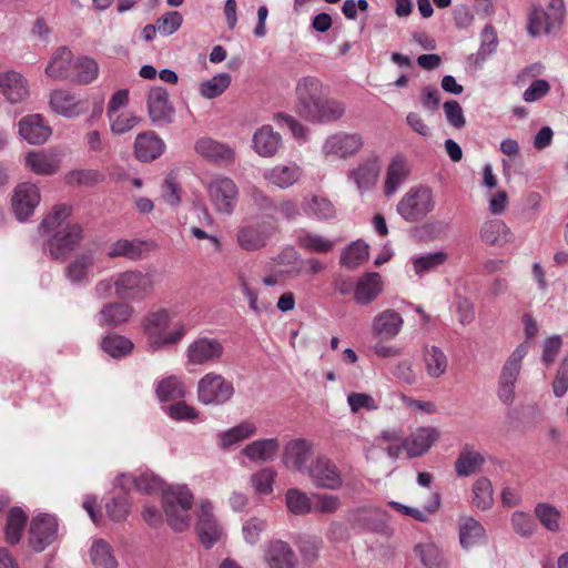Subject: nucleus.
<instances>
[{
    "instance_id": "f257e3e1",
    "label": "nucleus",
    "mask_w": 568,
    "mask_h": 568,
    "mask_svg": "<svg viewBox=\"0 0 568 568\" xmlns=\"http://www.w3.org/2000/svg\"><path fill=\"white\" fill-rule=\"evenodd\" d=\"M323 84L314 77L302 78L296 85L297 111L306 121L316 124L341 120L346 111L343 101L322 95Z\"/></svg>"
},
{
    "instance_id": "f03ea898",
    "label": "nucleus",
    "mask_w": 568,
    "mask_h": 568,
    "mask_svg": "<svg viewBox=\"0 0 568 568\" xmlns=\"http://www.w3.org/2000/svg\"><path fill=\"white\" fill-rule=\"evenodd\" d=\"M71 209L61 204L53 207L41 222L40 230L48 232L55 230V233L48 240L44 251L48 252L53 260H64L81 243L82 227L81 225L65 224V220L70 216Z\"/></svg>"
},
{
    "instance_id": "7ed1b4c3",
    "label": "nucleus",
    "mask_w": 568,
    "mask_h": 568,
    "mask_svg": "<svg viewBox=\"0 0 568 568\" xmlns=\"http://www.w3.org/2000/svg\"><path fill=\"white\" fill-rule=\"evenodd\" d=\"M172 318V313L166 310H160L145 316L143 329L151 349L156 351L174 345L184 337L186 329L181 323L176 324L172 331H168Z\"/></svg>"
},
{
    "instance_id": "20e7f679",
    "label": "nucleus",
    "mask_w": 568,
    "mask_h": 568,
    "mask_svg": "<svg viewBox=\"0 0 568 568\" xmlns=\"http://www.w3.org/2000/svg\"><path fill=\"white\" fill-rule=\"evenodd\" d=\"M193 495L185 485H172L162 495L163 510L169 526L174 531H184L190 526V510L193 507Z\"/></svg>"
},
{
    "instance_id": "39448f33",
    "label": "nucleus",
    "mask_w": 568,
    "mask_h": 568,
    "mask_svg": "<svg viewBox=\"0 0 568 568\" xmlns=\"http://www.w3.org/2000/svg\"><path fill=\"white\" fill-rule=\"evenodd\" d=\"M565 16L564 0H549L546 8L532 4L527 14V31L531 37L556 33L562 27Z\"/></svg>"
},
{
    "instance_id": "423d86ee",
    "label": "nucleus",
    "mask_w": 568,
    "mask_h": 568,
    "mask_svg": "<svg viewBox=\"0 0 568 568\" xmlns=\"http://www.w3.org/2000/svg\"><path fill=\"white\" fill-rule=\"evenodd\" d=\"M529 352L528 341L520 343L506 358L497 382V397L506 406H511L516 397V384L523 368V361Z\"/></svg>"
},
{
    "instance_id": "0eeeda50",
    "label": "nucleus",
    "mask_w": 568,
    "mask_h": 568,
    "mask_svg": "<svg viewBox=\"0 0 568 568\" xmlns=\"http://www.w3.org/2000/svg\"><path fill=\"white\" fill-rule=\"evenodd\" d=\"M434 209V194L432 189L426 185L409 189L396 206L398 215L408 223L423 221Z\"/></svg>"
},
{
    "instance_id": "6e6552de",
    "label": "nucleus",
    "mask_w": 568,
    "mask_h": 568,
    "mask_svg": "<svg viewBox=\"0 0 568 568\" xmlns=\"http://www.w3.org/2000/svg\"><path fill=\"white\" fill-rule=\"evenodd\" d=\"M235 393L233 383L215 372L206 373L197 382V400L203 405L221 406Z\"/></svg>"
},
{
    "instance_id": "1a4fd4ad",
    "label": "nucleus",
    "mask_w": 568,
    "mask_h": 568,
    "mask_svg": "<svg viewBox=\"0 0 568 568\" xmlns=\"http://www.w3.org/2000/svg\"><path fill=\"white\" fill-rule=\"evenodd\" d=\"M115 295L121 300L140 301L145 298L154 288L150 274L140 271H125L114 280Z\"/></svg>"
},
{
    "instance_id": "9d476101",
    "label": "nucleus",
    "mask_w": 568,
    "mask_h": 568,
    "mask_svg": "<svg viewBox=\"0 0 568 568\" xmlns=\"http://www.w3.org/2000/svg\"><path fill=\"white\" fill-rule=\"evenodd\" d=\"M206 189L216 212L224 215H231L234 212L239 187L231 178L216 175L207 183Z\"/></svg>"
},
{
    "instance_id": "9b49d317",
    "label": "nucleus",
    "mask_w": 568,
    "mask_h": 568,
    "mask_svg": "<svg viewBox=\"0 0 568 568\" xmlns=\"http://www.w3.org/2000/svg\"><path fill=\"white\" fill-rule=\"evenodd\" d=\"M363 146L364 139L361 133L337 131L324 140L321 151L326 156L346 160L355 156Z\"/></svg>"
},
{
    "instance_id": "f8f14e48",
    "label": "nucleus",
    "mask_w": 568,
    "mask_h": 568,
    "mask_svg": "<svg viewBox=\"0 0 568 568\" xmlns=\"http://www.w3.org/2000/svg\"><path fill=\"white\" fill-rule=\"evenodd\" d=\"M195 528L201 544L207 549L220 541L224 535V529L214 516L213 505L209 500H202L200 504Z\"/></svg>"
},
{
    "instance_id": "ddd939ff",
    "label": "nucleus",
    "mask_w": 568,
    "mask_h": 568,
    "mask_svg": "<svg viewBox=\"0 0 568 568\" xmlns=\"http://www.w3.org/2000/svg\"><path fill=\"white\" fill-rule=\"evenodd\" d=\"M306 474L318 488L338 490L343 486L338 467L333 460L326 457L316 458L308 467Z\"/></svg>"
},
{
    "instance_id": "4468645a",
    "label": "nucleus",
    "mask_w": 568,
    "mask_h": 568,
    "mask_svg": "<svg viewBox=\"0 0 568 568\" xmlns=\"http://www.w3.org/2000/svg\"><path fill=\"white\" fill-rule=\"evenodd\" d=\"M58 534V521L51 515H39L31 520L29 530V544L34 551H43L51 545Z\"/></svg>"
},
{
    "instance_id": "2eb2a0df",
    "label": "nucleus",
    "mask_w": 568,
    "mask_h": 568,
    "mask_svg": "<svg viewBox=\"0 0 568 568\" xmlns=\"http://www.w3.org/2000/svg\"><path fill=\"white\" fill-rule=\"evenodd\" d=\"M150 120L155 124H170L173 121L174 106L169 100V92L163 87H153L146 95Z\"/></svg>"
},
{
    "instance_id": "dca6fc26",
    "label": "nucleus",
    "mask_w": 568,
    "mask_h": 568,
    "mask_svg": "<svg viewBox=\"0 0 568 568\" xmlns=\"http://www.w3.org/2000/svg\"><path fill=\"white\" fill-rule=\"evenodd\" d=\"M41 200L40 191L36 184L24 182L19 184L13 192L11 204L16 217L23 222L28 220Z\"/></svg>"
},
{
    "instance_id": "f3484780",
    "label": "nucleus",
    "mask_w": 568,
    "mask_h": 568,
    "mask_svg": "<svg viewBox=\"0 0 568 568\" xmlns=\"http://www.w3.org/2000/svg\"><path fill=\"white\" fill-rule=\"evenodd\" d=\"M224 346L217 338L199 337L186 348L187 362L192 365H204L220 361Z\"/></svg>"
},
{
    "instance_id": "a211bd4d",
    "label": "nucleus",
    "mask_w": 568,
    "mask_h": 568,
    "mask_svg": "<svg viewBox=\"0 0 568 568\" xmlns=\"http://www.w3.org/2000/svg\"><path fill=\"white\" fill-rule=\"evenodd\" d=\"M274 227L267 222L242 225L237 231V243L245 251H257L266 245Z\"/></svg>"
},
{
    "instance_id": "6ab92c4d",
    "label": "nucleus",
    "mask_w": 568,
    "mask_h": 568,
    "mask_svg": "<svg viewBox=\"0 0 568 568\" xmlns=\"http://www.w3.org/2000/svg\"><path fill=\"white\" fill-rule=\"evenodd\" d=\"M313 444L304 438L291 439L284 446L282 463L286 468L306 474L307 462L312 455Z\"/></svg>"
},
{
    "instance_id": "aec40b11",
    "label": "nucleus",
    "mask_w": 568,
    "mask_h": 568,
    "mask_svg": "<svg viewBox=\"0 0 568 568\" xmlns=\"http://www.w3.org/2000/svg\"><path fill=\"white\" fill-rule=\"evenodd\" d=\"M50 106L52 110L68 119L78 118L89 109L87 100L78 99L68 90H54L50 94Z\"/></svg>"
},
{
    "instance_id": "412c9836",
    "label": "nucleus",
    "mask_w": 568,
    "mask_h": 568,
    "mask_svg": "<svg viewBox=\"0 0 568 568\" xmlns=\"http://www.w3.org/2000/svg\"><path fill=\"white\" fill-rule=\"evenodd\" d=\"M302 174L303 170L297 163L288 162L264 170L262 176L268 184L286 190L296 184Z\"/></svg>"
},
{
    "instance_id": "4be33fe9",
    "label": "nucleus",
    "mask_w": 568,
    "mask_h": 568,
    "mask_svg": "<svg viewBox=\"0 0 568 568\" xmlns=\"http://www.w3.org/2000/svg\"><path fill=\"white\" fill-rule=\"evenodd\" d=\"M439 432L435 427H419L405 437L404 446L408 458H416L426 454L438 440Z\"/></svg>"
},
{
    "instance_id": "5701e85b",
    "label": "nucleus",
    "mask_w": 568,
    "mask_h": 568,
    "mask_svg": "<svg viewBox=\"0 0 568 568\" xmlns=\"http://www.w3.org/2000/svg\"><path fill=\"white\" fill-rule=\"evenodd\" d=\"M194 148L197 154L219 165L227 166L235 160L232 148L211 138L199 139Z\"/></svg>"
},
{
    "instance_id": "b1692460",
    "label": "nucleus",
    "mask_w": 568,
    "mask_h": 568,
    "mask_svg": "<svg viewBox=\"0 0 568 568\" xmlns=\"http://www.w3.org/2000/svg\"><path fill=\"white\" fill-rule=\"evenodd\" d=\"M264 561L268 568H296L297 558L291 546L281 540L275 539L266 544L264 549Z\"/></svg>"
},
{
    "instance_id": "393cba45",
    "label": "nucleus",
    "mask_w": 568,
    "mask_h": 568,
    "mask_svg": "<svg viewBox=\"0 0 568 568\" xmlns=\"http://www.w3.org/2000/svg\"><path fill=\"white\" fill-rule=\"evenodd\" d=\"M254 151L262 158H273L282 148L283 140L272 125L265 124L258 128L252 138Z\"/></svg>"
},
{
    "instance_id": "a878e982",
    "label": "nucleus",
    "mask_w": 568,
    "mask_h": 568,
    "mask_svg": "<svg viewBox=\"0 0 568 568\" xmlns=\"http://www.w3.org/2000/svg\"><path fill=\"white\" fill-rule=\"evenodd\" d=\"M0 93L10 103L22 102L29 95V88L23 75L16 71L0 73Z\"/></svg>"
},
{
    "instance_id": "bb28decb",
    "label": "nucleus",
    "mask_w": 568,
    "mask_h": 568,
    "mask_svg": "<svg viewBox=\"0 0 568 568\" xmlns=\"http://www.w3.org/2000/svg\"><path fill=\"white\" fill-rule=\"evenodd\" d=\"M73 53L65 47H59L52 53L45 68V74L54 80H70L73 69Z\"/></svg>"
},
{
    "instance_id": "cd10ccee",
    "label": "nucleus",
    "mask_w": 568,
    "mask_h": 568,
    "mask_svg": "<svg viewBox=\"0 0 568 568\" xmlns=\"http://www.w3.org/2000/svg\"><path fill=\"white\" fill-rule=\"evenodd\" d=\"M19 134L30 144H42L51 135V129L40 114H32L20 120Z\"/></svg>"
},
{
    "instance_id": "c85d7f7f",
    "label": "nucleus",
    "mask_w": 568,
    "mask_h": 568,
    "mask_svg": "<svg viewBox=\"0 0 568 568\" xmlns=\"http://www.w3.org/2000/svg\"><path fill=\"white\" fill-rule=\"evenodd\" d=\"M404 324L399 313L394 310H385L377 314L372 322V331L376 336L392 339L396 337Z\"/></svg>"
},
{
    "instance_id": "c756f323",
    "label": "nucleus",
    "mask_w": 568,
    "mask_h": 568,
    "mask_svg": "<svg viewBox=\"0 0 568 568\" xmlns=\"http://www.w3.org/2000/svg\"><path fill=\"white\" fill-rule=\"evenodd\" d=\"M94 265V254H78L65 267L64 275L73 285H85L90 282V272Z\"/></svg>"
},
{
    "instance_id": "7c9ffc66",
    "label": "nucleus",
    "mask_w": 568,
    "mask_h": 568,
    "mask_svg": "<svg viewBox=\"0 0 568 568\" xmlns=\"http://www.w3.org/2000/svg\"><path fill=\"white\" fill-rule=\"evenodd\" d=\"M164 146L163 140L155 132H143L135 138L134 154L141 161H152L163 153Z\"/></svg>"
},
{
    "instance_id": "2f4dec72",
    "label": "nucleus",
    "mask_w": 568,
    "mask_h": 568,
    "mask_svg": "<svg viewBox=\"0 0 568 568\" xmlns=\"http://www.w3.org/2000/svg\"><path fill=\"white\" fill-rule=\"evenodd\" d=\"M383 291V281L377 272L364 274L357 282L354 291V300L357 304L367 305Z\"/></svg>"
},
{
    "instance_id": "473e14b6",
    "label": "nucleus",
    "mask_w": 568,
    "mask_h": 568,
    "mask_svg": "<svg viewBox=\"0 0 568 568\" xmlns=\"http://www.w3.org/2000/svg\"><path fill=\"white\" fill-rule=\"evenodd\" d=\"M353 523L371 531H379L384 528L386 513L373 505H365L352 510Z\"/></svg>"
},
{
    "instance_id": "72a5a7b5",
    "label": "nucleus",
    "mask_w": 568,
    "mask_h": 568,
    "mask_svg": "<svg viewBox=\"0 0 568 568\" xmlns=\"http://www.w3.org/2000/svg\"><path fill=\"white\" fill-rule=\"evenodd\" d=\"M379 164L377 159L367 160L353 169L348 178L354 181L358 191L364 193L375 186L379 176Z\"/></svg>"
},
{
    "instance_id": "f704fd0d",
    "label": "nucleus",
    "mask_w": 568,
    "mask_h": 568,
    "mask_svg": "<svg viewBox=\"0 0 568 568\" xmlns=\"http://www.w3.org/2000/svg\"><path fill=\"white\" fill-rule=\"evenodd\" d=\"M409 166L404 155L397 154L389 162L386 171L384 193L386 196L393 195L398 187L407 180Z\"/></svg>"
},
{
    "instance_id": "c9c22d12",
    "label": "nucleus",
    "mask_w": 568,
    "mask_h": 568,
    "mask_svg": "<svg viewBox=\"0 0 568 568\" xmlns=\"http://www.w3.org/2000/svg\"><path fill=\"white\" fill-rule=\"evenodd\" d=\"M280 449V442L276 438L256 439L247 444L242 454L254 463H266L273 460Z\"/></svg>"
},
{
    "instance_id": "e433bc0d",
    "label": "nucleus",
    "mask_w": 568,
    "mask_h": 568,
    "mask_svg": "<svg viewBox=\"0 0 568 568\" xmlns=\"http://www.w3.org/2000/svg\"><path fill=\"white\" fill-rule=\"evenodd\" d=\"M480 239L488 245L503 246L513 241V233L503 220L494 219L484 222Z\"/></svg>"
},
{
    "instance_id": "4c0bfd02",
    "label": "nucleus",
    "mask_w": 568,
    "mask_h": 568,
    "mask_svg": "<svg viewBox=\"0 0 568 568\" xmlns=\"http://www.w3.org/2000/svg\"><path fill=\"white\" fill-rule=\"evenodd\" d=\"M304 213L318 221L332 220L336 216L334 204L325 196L311 195L303 199Z\"/></svg>"
},
{
    "instance_id": "58836bf2",
    "label": "nucleus",
    "mask_w": 568,
    "mask_h": 568,
    "mask_svg": "<svg viewBox=\"0 0 568 568\" xmlns=\"http://www.w3.org/2000/svg\"><path fill=\"white\" fill-rule=\"evenodd\" d=\"M423 362L430 378H439L447 372L448 357L438 346L426 345L423 349Z\"/></svg>"
},
{
    "instance_id": "ea45409f",
    "label": "nucleus",
    "mask_w": 568,
    "mask_h": 568,
    "mask_svg": "<svg viewBox=\"0 0 568 568\" xmlns=\"http://www.w3.org/2000/svg\"><path fill=\"white\" fill-rule=\"evenodd\" d=\"M296 243L305 251L317 254L329 253L335 246V241L307 230H300L296 233Z\"/></svg>"
},
{
    "instance_id": "a19ab883",
    "label": "nucleus",
    "mask_w": 568,
    "mask_h": 568,
    "mask_svg": "<svg viewBox=\"0 0 568 568\" xmlns=\"http://www.w3.org/2000/svg\"><path fill=\"white\" fill-rule=\"evenodd\" d=\"M132 313L133 308L128 304L109 303L98 314V323L101 326H118L129 321Z\"/></svg>"
},
{
    "instance_id": "79ce46f5",
    "label": "nucleus",
    "mask_w": 568,
    "mask_h": 568,
    "mask_svg": "<svg viewBox=\"0 0 568 568\" xmlns=\"http://www.w3.org/2000/svg\"><path fill=\"white\" fill-rule=\"evenodd\" d=\"M99 75L98 62L88 55L79 57L74 60L70 82L77 84H89Z\"/></svg>"
},
{
    "instance_id": "37998d69",
    "label": "nucleus",
    "mask_w": 568,
    "mask_h": 568,
    "mask_svg": "<svg viewBox=\"0 0 568 568\" xmlns=\"http://www.w3.org/2000/svg\"><path fill=\"white\" fill-rule=\"evenodd\" d=\"M146 245V242L140 240L120 239L109 246L108 256L110 258L125 257L138 261L142 258L143 247Z\"/></svg>"
},
{
    "instance_id": "c03bdc74",
    "label": "nucleus",
    "mask_w": 568,
    "mask_h": 568,
    "mask_svg": "<svg viewBox=\"0 0 568 568\" xmlns=\"http://www.w3.org/2000/svg\"><path fill=\"white\" fill-rule=\"evenodd\" d=\"M89 556L95 568H118L119 564L113 548L104 539L93 540Z\"/></svg>"
},
{
    "instance_id": "a18cd8bd",
    "label": "nucleus",
    "mask_w": 568,
    "mask_h": 568,
    "mask_svg": "<svg viewBox=\"0 0 568 568\" xmlns=\"http://www.w3.org/2000/svg\"><path fill=\"white\" fill-rule=\"evenodd\" d=\"M485 538L484 526L473 517H463L459 520V542L468 549Z\"/></svg>"
},
{
    "instance_id": "49530a36",
    "label": "nucleus",
    "mask_w": 568,
    "mask_h": 568,
    "mask_svg": "<svg viewBox=\"0 0 568 568\" xmlns=\"http://www.w3.org/2000/svg\"><path fill=\"white\" fill-rule=\"evenodd\" d=\"M415 554L425 568H449V562L443 550L434 542L417 545Z\"/></svg>"
},
{
    "instance_id": "de8ad7c7",
    "label": "nucleus",
    "mask_w": 568,
    "mask_h": 568,
    "mask_svg": "<svg viewBox=\"0 0 568 568\" xmlns=\"http://www.w3.org/2000/svg\"><path fill=\"white\" fill-rule=\"evenodd\" d=\"M256 426L255 424L251 422H242L241 424L222 432L217 435V444L220 448L227 449L231 446L250 438L256 433Z\"/></svg>"
},
{
    "instance_id": "09e8293b",
    "label": "nucleus",
    "mask_w": 568,
    "mask_h": 568,
    "mask_svg": "<svg viewBox=\"0 0 568 568\" xmlns=\"http://www.w3.org/2000/svg\"><path fill=\"white\" fill-rule=\"evenodd\" d=\"M26 166L38 175H50L57 172L59 165L53 155L44 152H30L24 158Z\"/></svg>"
},
{
    "instance_id": "8fccbe9b",
    "label": "nucleus",
    "mask_w": 568,
    "mask_h": 568,
    "mask_svg": "<svg viewBox=\"0 0 568 568\" xmlns=\"http://www.w3.org/2000/svg\"><path fill=\"white\" fill-rule=\"evenodd\" d=\"M471 504L479 510H487L493 506L494 488L487 477H480L474 483Z\"/></svg>"
},
{
    "instance_id": "3c124183",
    "label": "nucleus",
    "mask_w": 568,
    "mask_h": 568,
    "mask_svg": "<svg viewBox=\"0 0 568 568\" xmlns=\"http://www.w3.org/2000/svg\"><path fill=\"white\" fill-rule=\"evenodd\" d=\"M389 506L405 516L413 517L414 519L424 523L427 521L428 515L436 513L440 507V496L438 493H434L432 500L425 505L423 509L409 507L394 500L389 501Z\"/></svg>"
},
{
    "instance_id": "603ef678",
    "label": "nucleus",
    "mask_w": 568,
    "mask_h": 568,
    "mask_svg": "<svg viewBox=\"0 0 568 568\" xmlns=\"http://www.w3.org/2000/svg\"><path fill=\"white\" fill-rule=\"evenodd\" d=\"M231 81L232 78L230 73H217L211 79L202 81L199 85V92L205 99H215L225 92L230 87Z\"/></svg>"
},
{
    "instance_id": "864d4df0",
    "label": "nucleus",
    "mask_w": 568,
    "mask_h": 568,
    "mask_svg": "<svg viewBox=\"0 0 568 568\" xmlns=\"http://www.w3.org/2000/svg\"><path fill=\"white\" fill-rule=\"evenodd\" d=\"M155 392L161 402L181 399L186 394L183 382L176 376L161 379L156 385Z\"/></svg>"
},
{
    "instance_id": "5fc2aeb1",
    "label": "nucleus",
    "mask_w": 568,
    "mask_h": 568,
    "mask_svg": "<svg viewBox=\"0 0 568 568\" xmlns=\"http://www.w3.org/2000/svg\"><path fill=\"white\" fill-rule=\"evenodd\" d=\"M484 463L485 458L480 453L466 447L460 452L455 463V470L458 476L466 477L479 469Z\"/></svg>"
},
{
    "instance_id": "6e6d98bb",
    "label": "nucleus",
    "mask_w": 568,
    "mask_h": 568,
    "mask_svg": "<svg viewBox=\"0 0 568 568\" xmlns=\"http://www.w3.org/2000/svg\"><path fill=\"white\" fill-rule=\"evenodd\" d=\"M26 523L27 515L20 507H14L9 511L4 529L9 544L16 545L20 541Z\"/></svg>"
},
{
    "instance_id": "4d7b16f0",
    "label": "nucleus",
    "mask_w": 568,
    "mask_h": 568,
    "mask_svg": "<svg viewBox=\"0 0 568 568\" xmlns=\"http://www.w3.org/2000/svg\"><path fill=\"white\" fill-rule=\"evenodd\" d=\"M286 507L294 515H306L312 511L313 496L297 488H290L285 494Z\"/></svg>"
},
{
    "instance_id": "13d9d810",
    "label": "nucleus",
    "mask_w": 568,
    "mask_h": 568,
    "mask_svg": "<svg viewBox=\"0 0 568 568\" xmlns=\"http://www.w3.org/2000/svg\"><path fill=\"white\" fill-rule=\"evenodd\" d=\"M368 245L358 240L353 242L341 255V264L348 267L355 268L368 258Z\"/></svg>"
},
{
    "instance_id": "bf43d9fd",
    "label": "nucleus",
    "mask_w": 568,
    "mask_h": 568,
    "mask_svg": "<svg viewBox=\"0 0 568 568\" xmlns=\"http://www.w3.org/2000/svg\"><path fill=\"white\" fill-rule=\"evenodd\" d=\"M447 258V253L439 251L413 257L412 262L415 273L417 275H423L424 273L434 271L438 266L443 265Z\"/></svg>"
},
{
    "instance_id": "052dcab7",
    "label": "nucleus",
    "mask_w": 568,
    "mask_h": 568,
    "mask_svg": "<svg viewBox=\"0 0 568 568\" xmlns=\"http://www.w3.org/2000/svg\"><path fill=\"white\" fill-rule=\"evenodd\" d=\"M102 349L112 357H120L131 353L133 343L121 335H106L101 342Z\"/></svg>"
},
{
    "instance_id": "680f3d73",
    "label": "nucleus",
    "mask_w": 568,
    "mask_h": 568,
    "mask_svg": "<svg viewBox=\"0 0 568 568\" xmlns=\"http://www.w3.org/2000/svg\"><path fill=\"white\" fill-rule=\"evenodd\" d=\"M266 519L251 517L243 523L242 535L244 541L251 546L256 545L261 540V535L267 529Z\"/></svg>"
},
{
    "instance_id": "e2e57ef3",
    "label": "nucleus",
    "mask_w": 568,
    "mask_h": 568,
    "mask_svg": "<svg viewBox=\"0 0 568 568\" xmlns=\"http://www.w3.org/2000/svg\"><path fill=\"white\" fill-rule=\"evenodd\" d=\"M481 43L476 53V62H484L489 55H491L498 45V38L495 28L491 24H487L481 31Z\"/></svg>"
},
{
    "instance_id": "0e129e2a",
    "label": "nucleus",
    "mask_w": 568,
    "mask_h": 568,
    "mask_svg": "<svg viewBox=\"0 0 568 568\" xmlns=\"http://www.w3.org/2000/svg\"><path fill=\"white\" fill-rule=\"evenodd\" d=\"M535 515L541 525L550 531L559 529L560 513L547 503H539L535 507Z\"/></svg>"
},
{
    "instance_id": "69168bd1",
    "label": "nucleus",
    "mask_w": 568,
    "mask_h": 568,
    "mask_svg": "<svg viewBox=\"0 0 568 568\" xmlns=\"http://www.w3.org/2000/svg\"><path fill=\"white\" fill-rule=\"evenodd\" d=\"M342 506L341 498L332 494H313L312 511L321 514H334Z\"/></svg>"
},
{
    "instance_id": "338daca9",
    "label": "nucleus",
    "mask_w": 568,
    "mask_h": 568,
    "mask_svg": "<svg viewBox=\"0 0 568 568\" xmlns=\"http://www.w3.org/2000/svg\"><path fill=\"white\" fill-rule=\"evenodd\" d=\"M105 511L113 521H123L130 511V503L124 494L113 497L105 504Z\"/></svg>"
},
{
    "instance_id": "774afa93",
    "label": "nucleus",
    "mask_w": 568,
    "mask_h": 568,
    "mask_svg": "<svg viewBox=\"0 0 568 568\" xmlns=\"http://www.w3.org/2000/svg\"><path fill=\"white\" fill-rule=\"evenodd\" d=\"M276 477V471L271 468H263L251 477L252 486L255 491L261 495L271 494L273 490V483Z\"/></svg>"
}]
</instances>
